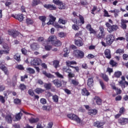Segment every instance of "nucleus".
<instances>
[{"label": "nucleus", "instance_id": "nucleus-25", "mask_svg": "<svg viewBox=\"0 0 128 128\" xmlns=\"http://www.w3.org/2000/svg\"><path fill=\"white\" fill-rule=\"evenodd\" d=\"M57 6H58L59 10H64L66 8V5L62 2H60Z\"/></svg>", "mask_w": 128, "mask_h": 128}, {"label": "nucleus", "instance_id": "nucleus-8", "mask_svg": "<svg viewBox=\"0 0 128 128\" xmlns=\"http://www.w3.org/2000/svg\"><path fill=\"white\" fill-rule=\"evenodd\" d=\"M56 36L54 35H52L49 36V38L47 40V42H51L52 44L56 42Z\"/></svg>", "mask_w": 128, "mask_h": 128}, {"label": "nucleus", "instance_id": "nucleus-33", "mask_svg": "<svg viewBox=\"0 0 128 128\" xmlns=\"http://www.w3.org/2000/svg\"><path fill=\"white\" fill-rule=\"evenodd\" d=\"M42 74H44V76H46V78H53V76H54L52 75V74H50V73H48L46 71H43Z\"/></svg>", "mask_w": 128, "mask_h": 128}, {"label": "nucleus", "instance_id": "nucleus-21", "mask_svg": "<svg viewBox=\"0 0 128 128\" xmlns=\"http://www.w3.org/2000/svg\"><path fill=\"white\" fill-rule=\"evenodd\" d=\"M66 64L68 66H70V68H74V66H72V65L76 64V62L74 60H73V61L67 60L66 62Z\"/></svg>", "mask_w": 128, "mask_h": 128}, {"label": "nucleus", "instance_id": "nucleus-58", "mask_svg": "<svg viewBox=\"0 0 128 128\" xmlns=\"http://www.w3.org/2000/svg\"><path fill=\"white\" fill-rule=\"evenodd\" d=\"M21 90H26V86L24 84H20V86Z\"/></svg>", "mask_w": 128, "mask_h": 128}, {"label": "nucleus", "instance_id": "nucleus-32", "mask_svg": "<svg viewBox=\"0 0 128 128\" xmlns=\"http://www.w3.org/2000/svg\"><path fill=\"white\" fill-rule=\"evenodd\" d=\"M44 88L46 90H50L52 88V84L49 83V84H44Z\"/></svg>", "mask_w": 128, "mask_h": 128}, {"label": "nucleus", "instance_id": "nucleus-50", "mask_svg": "<svg viewBox=\"0 0 128 128\" xmlns=\"http://www.w3.org/2000/svg\"><path fill=\"white\" fill-rule=\"evenodd\" d=\"M55 74L58 76V78H64V76L60 74L58 72H55Z\"/></svg>", "mask_w": 128, "mask_h": 128}, {"label": "nucleus", "instance_id": "nucleus-53", "mask_svg": "<svg viewBox=\"0 0 128 128\" xmlns=\"http://www.w3.org/2000/svg\"><path fill=\"white\" fill-rule=\"evenodd\" d=\"M40 102L42 104H46V100L44 98H42L40 100Z\"/></svg>", "mask_w": 128, "mask_h": 128}, {"label": "nucleus", "instance_id": "nucleus-16", "mask_svg": "<svg viewBox=\"0 0 128 128\" xmlns=\"http://www.w3.org/2000/svg\"><path fill=\"white\" fill-rule=\"evenodd\" d=\"M86 28L89 30L90 34H96V30H94V28H92V25L90 24L87 25Z\"/></svg>", "mask_w": 128, "mask_h": 128}, {"label": "nucleus", "instance_id": "nucleus-40", "mask_svg": "<svg viewBox=\"0 0 128 128\" xmlns=\"http://www.w3.org/2000/svg\"><path fill=\"white\" fill-rule=\"evenodd\" d=\"M122 76V72L120 71H117L114 72V76L115 78H120Z\"/></svg>", "mask_w": 128, "mask_h": 128}, {"label": "nucleus", "instance_id": "nucleus-43", "mask_svg": "<svg viewBox=\"0 0 128 128\" xmlns=\"http://www.w3.org/2000/svg\"><path fill=\"white\" fill-rule=\"evenodd\" d=\"M26 22L27 24H34V20L30 18H27L26 20Z\"/></svg>", "mask_w": 128, "mask_h": 128}, {"label": "nucleus", "instance_id": "nucleus-46", "mask_svg": "<svg viewBox=\"0 0 128 128\" xmlns=\"http://www.w3.org/2000/svg\"><path fill=\"white\" fill-rule=\"evenodd\" d=\"M40 4V0H33L32 6H38Z\"/></svg>", "mask_w": 128, "mask_h": 128}, {"label": "nucleus", "instance_id": "nucleus-63", "mask_svg": "<svg viewBox=\"0 0 128 128\" xmlns=\"http://www.w3.org/2000/svg\"><path fill=\"white\" fill-rule=\"evenodd\" d=\"M122 58L123 60H128V55L126 54H124L122 55Z\"/></svg>", "mask_w": 128, "mask_h": 128}, {"label": "nucleus", "instance_id": "nucleus-56", "mask_svg": "<svg viewBox=\"0 0 128 128\" xmlns=\"http://www.w3.org/2000/svg\"><path fill=\"white\" fill-rule=\"evenodd\" d=\"M124 50L122 49H118L116 51V54H124Z\"/></svg>", "mask_w": 128, "mask_h": 128}, {"label": "nucleus", "instance_id": "nucleus-45", "mask_svg": "<svg viewBox=\"0 0 128 128\" xmlns=\"http://www.w3.org/2000/svg\"><path fill=\"white\" fill-rule=\"evenodd\" d=\"M26 70L30 74H34V72H36V71H34V70L30 68H27Z\"/></svg>", "mask_w": 128, "mask_h": 128}, {"label": "nucleus", "instance_id": "nucleus-12", "mask_svg": "<svg viewBox=\"0 0 128 128\" xmlns=\"http://www.w3.org/2000/svg\"><path fill=\"white\" fill-rule=\"evenodd\" d=\"M52 82L56 88H60L62 86V82L58 79L53 80Z\"/></svg>", "mask_w": 128, "mask_h": 128}, {"label": "nucleus", "instance_id": "nucleus-14", "mask_svg": "<svg viewBox=\"0 0 128 128\" xmlns=\"http://www.w3.org/2000/svg\"><path fill=\"white\" fill-rule=\"evenodd\" d=\"M28 121L30 124H36V122H38L40 121V118H31L28 119Z\"/></svg>", "mask_w": 128, "mask_h": 128}, {"label": "nucleus", "instance_id": "nucleus-51", "mask_svg": "<svg viewBox=\"0 0 128 128\" xmlns=\"http://www.w3.org/2000/svg\"><path fill=\"white\" fill-rule=\"evenodd\" d=\"M72 28L74 30H78L80 28L76 24H73L72 26Z\"/></svg>", "mask_w": 128, "mask_h": 128}, {"label": "nucleus", "instance_id": "nucleus-15", "mask_svg": "<svg viewBox=\"0 0 128 128\" xmlns=\"http://www.w3.org/2000/svg\"><path fill=\"white\" fill-rule=\"evenodd\" d=\"M69 82L71 84H73V86H78V80L76 79H72V78H69Z\"/></svg>", "mask_w": 128, "mask_h": 128}, {"label": "nucleus", "instance_id": "nucleus-20", "mask_svg": "<svg viewBox=\"0 0 128 128\" xmlns=\"http://www.w3.org/2000/svg\"><path fill=\"white\" fill-rule=\"evenodd\" d=\"M104 122H101L98 121L94 122V126H96V128H102V126H104Z\"/></svg>", "mask_w": 128, "mask_h": 128}, {"label": "nucleus", "instance_id": "nucleus-61", "mask_svg": "<svg viewBox=\"0 0 128 128\" xmlns=\"http://www.w3.org/2000/svg\"><path fill=\"white\" fill-rule=\"evenodd\" d=\"M99 30H100V32H101L102 34H106L104 32V28L102 26L99 27Z\"/></svg>", "mask_w": 128, "mask_h": 128}, {"label": "nucleus", "instance_id": "nucleus-39", "mask_svg": "<svg viewBox=\"0 0 128 128\" xmlns=\"http://www.w3.org/2000/svg\"><path fill=\"white\" fill-rule=\"evenodd\" d=\"M63 72H68V74H70L72 72V70L70 69L69 68H66V67H64Z\"/></svg>", "mask_w": 128, "mask_h": 128}, {"label": "nucleus", "instance_id": "nucleus-9", "mask_svg": "<svg viewBox=\"0 0 128 128\" xmlns=\"http://www.w3.org/2000/svg\"><path fill=\"white\" fill-rule=\"evenodd\" d=\"M104 54L106 58H108V60H110V58H112V54H110V49L105 50L104 52Z\"/></svg>", "mask_w": 128, "mask_h": 128}, {"label": "nucleus", "instance_id": "nucleus-49", "mask_svg": "<svg viewBox=\"0 0 128 128\" xmlns=\"http://www.w3.org/2000/svg\"><path fill=\"white\" fill-rule=\"evenodd\" d=\"M16 68H18V70H24V68L22 65H17Z\"/></svg>", "mask_w": 128, "mask_h": 128}, {"label": "nucleus", "instance_id": "nucleus-19", "mask_svg": "<svg viewBox=\"0 0 128 128\" xmlns=\"http://www.w3.org/2000/svg\"><path fill=\"white\" fill-rule=\"evenodd\" d=\"M44 7H45L46 8H48V10H56V6H54V5L44 4Z\"/></svg>", "mask_w": 128, "mask_h": 128}, {"label": "nucleus", "instance_id": "nucleus-62", "mask_svg": "<svg viewBox=\"0 0 128 128\" xmlns=\"http://www.w3.org/2000/svg\"><path fill=\"white\" fill-rule=\"evenodd\" d=\"M14 104H20V100L18 98H16L14 100Z\"/></svg>", "mask_w": 128, "mask_h": 128}, {"label": "nucleus", "instance_id": "nucleus-29", "mask_svg": "<svg viewBox=\"0 0 128 128\" xmlns=\"http://www.w3.org/2000/svg\"><path fill=\"white\" fill-rule=\"evenodd\" d=\"M52 45L55 46H62V42L59 40H56Z\"/></svg>", "mask_w": 128, "mask_h": 128}, {"label": "nucleus", "instance_id": "nucleus-57", "mask_svg": "<svg viewBox=\"0 0 128 128\" xmlns=\"http://www.w3.org/2000/svg\"><path fill=\"white\" fill-rule=\"evenodd\" d=\"M28 92L30 96H34V90H29Z\"/></svg>", "mask_w": 128, "mask_h": 128}, {"label": "nucleus", "instance_id": "nucleus-54", "mask_svg": "<svg viewBox=\"0 0 128 128\" xmlns=\"http://www.w3.org/2000/svg\"><path fill=\"white\" fill-rule=\"evenodd\" d=\"M104 16H106V18H110V15L108 14V12L106 10H104Z\"/></svg>", "mask_w": 128, "mask_h": 128}, {"label": "nucleus", "instance_id": "nucleus-5", "mask_svg": "<svg viewBox=\"0 0 128 128\" xmlns=\"http://www.w3.org/2000/svg\"><path fill=\"white\" fill-rule=\"evenodd\" d=\"M30 64L32 66H40V64H42V60L40 58H35L32 60Z\"/></svg>", "mask_w": 128, "mask_h": 128}, {"label": "nucleus", "instance_id": "nucleus-2", "mask_svg": "<svg viewBox=\"0 0 128 128\" xmlns=\"http://www.w3.org/2000/svg\"><path fill=\"white\" fill-rule=\"evenodd\" d=\"M114 41V36L112 34L107 36L106 38V42L107 44L110 46Z\"/></svg>", "mask_w": 128, "mask_h": 128}, {"label": "nucleus", "instance_id": "nucleus-55", "mask_svg": "<svg viewBox=\"0 0 128 128\" xmlns=\"http://www.w3.org/2000/svg\"><path fill=\"white\" fill-rule=\"evenodd\" d=\"M0 102H1L2 104H4V102H6L4 97L2 96H0Z\"/></svg>", "mask_w": 128, "mask_h": 128}, {"label": "nucleus", "instance_id": "nucleus-37", "mask_svg": "<svg viewBox=\"0 0 128 128\" xmlns=\"http://www.w3.org/2000/svg\"><path fill=\"white\" fill-rule=\"evenodd\" d=\"M78 18L81 24H84V17L82 15L78 14Z\"/></svg>", "mask_w": 128, "mask_h": 128}, {"label": "nucleus", "instance_id": "nucleus-17", "mask_svg": "<svg viewBox=\"0 0 128 128\" xmlns=\"http://www.w3.org/2000/svg\"><path fill=\"white\" fill-rule=\"evenodd\" d=\"M0 68L2 70H4L5 74H8V68L4 66L2 64H0Z\"/></svg>", "mask_w": 128, "mask_h": 128}, {"label": "nucleus", "instance_id": "nucleus-31", "mask_svg": "<svg viewBox=\"0 0 128 128\" xmlns=\"http://www.w3.org/2000/svg\"><path fill=\"white\" fill-rule=\"evenodd\" d=\"M64 52L63 56L64 58H66L68 56V54H70V50H68V48H64Z\"/></svg>", "mask_w": 128, "mask_h": 128}, {"label": "nucleus", "instance_id": "nucleus-28", "mask_svg": "<svg viewBox=\"0 0 128 128\" xmlns=\"http://www.w3.org/2000/svg\"><path fill=\"white\" fill-rule=\"evenodd\" d=\"M94 100L96 102L97 104H98V106L102 104V100H100L99 97H95Z\"/></svg>", "mask_w": 128, "mask_h": 128}, {"label": "nucleus", "instance_id": "nucleus-64", "mask_svg": "<svg viewBox=\"0 0 128 128\" xmlns=\"http://www.w3.org/2000/svg\"><path fill=\"white\" fill-rule=\"evenodd\" d=\"M52 126H54V124L52 123V122H50L48 124L47 128H52Z\"/></svg>", "mask_w": 128, "mask_h": 128}, {"label": "nucleus", "instance_id": "nucleus-52", "mask_svg": "<svg viewBox=\"0 0 128 128\" xmlns=\"http://www.w3.org/2000/svg\"><path fill=\"white\" fill-rule=\"evenodd\" d=\"M102 76V78L104 80H105V82H108L109 80L108 77V76L104 74H103Z\"/></svg>", "mask_w": 128, "mask_h": 128}, {"label": "nucleus", "instance_id": "nucleus-44", "mask_svg": "<svg viewBox=\"0 0 128 128\" xmlns=\"http://www.w3.org/2000/svg\"><path fill=\"white\" fill-rule=\"evenodd\" d=\"M110 66H116V64H118V63L114 60H110Z\"/></svg>", "mask_w": 128, "mask_h": 128}, {"label": "nucleus", "instance_id": "nucleus-23", "mask_svg": "<svg viewBox=\"0 0 128 128\" xmlns=\"http://www.w3.org/2000/svg\"><path fill=\"white\" fill-rule=\"evenodd\" d=\"M72 120H75L77 124L80 123V119L76 114H74L73 117H72Z\"/></svg>", "mask_w": 128, "mask_h": 128}, {"label": "nucleus", "instance_id": "nucleus-3", "mask_svg": "<svg viewBox=\"0 0 128 128\" xmlns=\"http://www.w3.org/2000/svg\"><path fill=\"white\" fill-rule=\"evenodd\" d=\"M73 54L78 58H82L84 56V54L82 52V51L79 50H74V52Z\"/></svg>", "mask_w": 128, "mask_h": 128}, {"label": "nucleus", "instance_id": "nucleus-38", "mask_svg": "<svg viewBox=\"0 0 128 128\" xmlns=\"http://www.w3.org/2000/svg\"><path fill=\"white\" fill-rule=\"evenodd\" d=\"M22 116V114L20 112L16 115V118L17 120H21Z\"/></svg>", "mask_w": 128, "mask_h": 128}, {"label": "nucleus", "instance_id": "nucleus-6", "mask_svg": "<svg viewBox=\"0 0 128 128\" xmlns=\"http://www.w3.org/2000/svg\"><path fill=\"white\" fill-rule=\"evenodd\" d=\"M4 50H0V55L2 54H8L10 52V47L7 44H5L3 46Z\"/></svg>", "mask_w": 128, "mask_h": 128}, {"label": "nucleus", "instance_id": "nucleus-59", "mask_svg": "<svg viewBox=\"0 0 128 128\" xmlns=\"http://www.w3.org/2000/svg\"><path fill=\"white\" fill-rule=\"evenodd\" d=\"M58 22L60 24H66V20H64L62 18H60L58 20Z\"/></svg>", "mask_w": 128, "mask_h": 128}, {"label": "nucleus", "instance_id": "nucleus-18", "mask_svg": "<svg viewBox=\"0 0 128 128\" xmlns=\"http://www.w3.org/2000/svg\"><path fill=\"white\" fill-rule=\"evenodd\" d=\"M88 114L90 116H96L98 114V110L96 109H90L88 111Z\"/></svg>", "mask_w": 128, "mask_h": 128}, {"label": "nucleus", "instance_id": "nucleus-24", "mask_svg": "<svg viewBox=\"0 0 128 128\" xmlns=\"http://www.w3.org/2000/svg\"><path fill=\"white\" fill-rule=\"evenodd\" d=\"M6 122H8V124H12V115H8L6 117Z\"/></svg>", "mask_w": 128, "mask_h": 128}, {"label": "nucleus", "instance_id": "nucleus-42", "mask_svg": "<svg viewBox=\"0 0 128 128\" xmlns=\"http://www.w3.org/2000/svg\"><path fill=\"white\" fill-rule=\"evenodd\" d=\"M59 64H60V62H58V60L54 61L53 66H54V68H58Z\"/></svg>", "mask_w": 128, "mask_h": 128}, {"label": "nucleus", "instance_id": "nucleus-36", "mask_svg": "<svg viewBox=\"0 0 128 128\" xmlns=\"http://www.w3.org/2000/svg\"><path fill=\"white\" fill-rule=\"evenodd\" d=\"M14 58L16 60H17V62H20V56L18 54L14 56Z\"/></svg>", "mask_w": 128, "mask_h": 128}, {"label": "nucleus", "instance_id": "nucleus-47", "mask_svg": "<svg viewBox=\"0 0 128 128\" xmlns=\"http://www.w3.org/2000/svg\"><path fill=\"white\" fill-rule=\"evenodd\" d=\"M52 99L54 102H58V96L55 95L52 96Z\"/></svg>", "mask_w": 128, "mask_h": 128}, {"label": "nucleus", "instance_id": "nucleus-13", "mask_svg": "<svg viewBox=\"0 0 128 128\" xmlns=\"http://www.w3.org/2000/svg\"><path fill=\"white\" fill-rule=\"evenodd\" d=\"M128 22V20H126L122 19L121 20V27L123 30H126V24Z\"/></svg>", "mask_w": 128, "mask_h": 128}, {"label": "nucleus", "instance_id": "nucleus-11", "mask_svg": "<svg viewBox=\"0 0 128 128\" xmlns=\"http://www.w3.org/2000/svg\"><path fill=\"white\" fill-rule=\"evenodd\" d=\"M118 122L122 125L126 124H128V119L126 118H120L118 119Z\"/></svg>", "mask_w": 128, "mask_h": 128}, {"label": "nucleus", "instance_id": "nucleus-34", "mask_svg": "<svg viewBox=\"0 0 128 128\" xmlns=\"http://www.w3.org/2000/svg\"><path fill=\"white\" fill-rule=\"evenodd\" d=\"M96 36L98 38H104L106 36V33H102L100 32V33L97 34Z\"/></svg>", "mask_w": 128, "mask_h": 128}, {"label": "nucleus", "instance_id": "nucleus-4", "mask_svg": "<svg viewBox=\"0 0 128 128\" xmlns=\"http://www.w3.org/2000/svg\"><path fill=\"white\" fill-rule=\"evenodd\" d=\"M8 34L10 36H12L13 38H16L18 36H21L20 32L12 30H8Z\"/></svg>", "mask_w": 128, "mask_h": 128}, {"label": "nucleus", "instance_id": "nucleus-27", "mask_svg": "<svg viewBox=\"0 0 128 128\" xmlns=\"http://www.w3.org/2000/svg\"><path fill=\"white\" fill-rule=\"evenodd\" d=\"M39 20H40L42 21V26H44V24H44V22H46V18L45 16H39Z\"/></svg>", "mask_w": 128, "mask_h": 128}, {"label": "nucleus", "instance_id": "nucleus-30", "mask_svg": "<svg viewBox=\"0 0 128 128\" xmlns=\"http://www.w3.org/2000/svg\"><path fill=\"white\" fill-rule=\"evenodd\" d=\"M34 92L36 94H40L44 92V90L42 89V88H37L34 90Z\"/></svg>", "mask_w": 128, "mask_h": 128}, {"label": "nucleus", "instance_id": "nucleus-48", "mask_svg": "<svg viewBox=\"0 0 128 128\" xmlns=\"http://www.w3.org/2000/svg\"><path fill=\"white\" fill-rule=\"evenodd\" d=\"M119 84H120L122 88H126L125 82L122 80L119 82Z\"/></svg>", "mask_w": 128, "mask_h": 128}, {"label": "nucleus", "instance_id": "nucleus-35", "mask_svg": "<svg viewBox=\"0 0 128 128\" xmlns=\"http://www.w3.org/2000/svg\"><path fill=\"white\" fill-rule=\"evenodd\" d=\"M17 20H18L19 22H22V20H24V14H18Z\"/></svg>", "mask_w": 128, "mask_h": 128}, {"label": "nucleus", "instance_id": "nucleus-41", "mask_svg": "<svg viewBox=\"0 0 128 128\" xmlns=\"http://www.w3.org/2000/svg\"><path fill=\"white\" fill-rule=\"evenodd\" d=\"M94 83V79L90 78L88 79V86H91L92 84Z\"/></svg>", "mask_w": 128, "mask_h": 128}, {"label": "nucleus", "instance_id": "nucleus-7", "mask_svg": "<svg viewBox=\"0 0 128 128\" xmlns=\"http://www.w3.org/2000/svg\"><path fill=\"white\" fill-rule=\"evenodd\" d=\"M118 30V26L116 24L112 25L110 28H107L108 32L110 33L112 32H116V30Z\"/></svg>", "mask_w": 128, "mask_h": 128}, {"label": "nucleus", "instance_id": "nucleus-10", "mask_svg": "<svg viewBox=\"0 0 128 128\" xmlns=\"http://www.w3.org/2000/svg\"><path fill=\"white\" fill-rule=\"evenodd\" d=\"M30 46L32 50H36L40 48V45L38 43H33L30 45Z\"/></svg>", "mask_w": 128, "mask_h": 128}, {"label": "nucleus", "instance_id": "nucleus-26", "mask_svg": "<svg viewBox=\"0 0 128 128\" xmlns=\"http://www.w3.org/2000/svg\"><path fill=\"white\" fill-rule=\"evenodd\" d=\"M75 44L78 46H84V43L81 40H75Z\"/></svg>", "mask_w": 128, "mask_h": 128}, {"label": "nucleus", "instance_id": "nucleus-22", "mask_svg": "<svg viewBox=\"0 0 128 128\" xmlns=\"http://www.w3.org/2000/svg\"><path fill=\"white\" fill-rule=\"evenodd\" d=\"M82 96H90V92H88V91L86 90V88H84L82 90Z\"/></svg>", "mask_w": 128, "mask_h": 128}, {"label": "nucleus", "instance_id": "nucleus-60", "mask_svg": "<svg viewBox=\"0 0 128 128\" xmlns=\"http://www.w3.org/2000/svg\"><path fill=\"white\" fill-rule=\"evenodd\" d=\"M100 84L102 88V90H106V86H104V82H102V81H100Z\"/></svg>", "mask_w": 128, "mask_h": 128}, {"label": "nucleus", "instance_id": "nucleus-1", "mask_svg": "<svg viewBox=\"0 0 128 128\" xmlns=\"http://www.w3.org/2000/svg\"><path fill=\"white\" fill-rule=\"evenodd\" d=\"M49 17L50 18V21L47 23V24L50 25V24H53L54 26V28H62V26H60L58 24V23H54L56 21V18L55 17H54L52 15L50 14L49 16Z\"/></svg>", "mask_w": 128, "mask_h": 128}]
</instances>
